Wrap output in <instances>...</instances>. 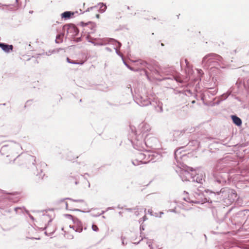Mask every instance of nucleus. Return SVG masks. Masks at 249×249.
<instances>
[{
    "mask_svg": "<svg viewBox=\"0 0 249 249\" xmlns=\"http://www.w3.org/2000/svg\"><path fill=\"white\" fill-rule=\"evenodd\" d=\"M231 118L233 121V115H231Z\"/></svg>",
    "mask_w": 249,
    "mask_h": 249,
    "instance_id": "17",
    "label": "nucleus"
},
{
    "mask_svg": "<svg viewBox=\"0 0 249 249\" xmlns=\"http://www.w3.org/2000/svg\"><path fill=\"white\" fill-rule=\"evenodd\" d=\"M30 102H30V101H27V102H26V105H25V107H26L27 106H28V105H29V104H30Z\"/></svg>",
    "mask_w": 249,
    "mask_h": 249,
    "instance_id": "16",
    "label": "nucleus"
},
{
    "mask_svg": "<svg viewBox=\"0 0 249 249\" xmlns=\"http://www.w3.org/2000/svg\"><path fill=\"white\" fill-rule=\"evenodd\" d=\"M147 63L143 60H140L136 61L134 63V66H137L138 68L136 69L133 67H129V69L133 71H138L139 70L144 69L145 68H148Z\"/></svg>",
    "mask_w": 249,
    "mask_h": 249,
    "instance_id": "3",
    "label": "nucleus"
},
{
    "mask_svg": "<svg viewBox=\"0 0 249 249\" xmlns=\"http://www.w3.org/2000/svg\"><path fill=\"white\" fill-rule=\"evenodd\" d=\"M96 17L98 18H99V15L98 14H97V15H96Z\"/></svg>",
    "mask_w": 249,
    "mask_h": 249,
    "instance_id": "19",
    "label": "nucleus"
},
{
    "mask_svg": "<svg viewBox=\"0 0 249 249\" xmlns=\"http://www.w3.org/2000/svg\"><path fill=\"white\" fill-rule=\"evenodd\" d=\"M80 25L84 28V30L88 34L92 33L95 27V23L92 22L85 23L82 21L80 22Z\"/></svg>",
    "mask_w": 249,
    "mask_h": 249,
    "instance_id": "2",
    "label": "nucleus"
},
{
    "mask_svg": "<svg viewBox=\"0 0 249 249\" xmlns=\"http://www.w3.org/2000/svg\"><path fill=\"white\" fill-rule=\"evenodd\" d=\"M75 202L76 203H83L84 202V201L83 200H76V201H75Z\"/></svg>",
    "mask_w": 249,
    "mask_h": 249,
    "instance_id": "15",
    "label": "nucleus"
},
{
    "mask_svg": "<svg viewBox=\"0 0 249 249\" xmlns=\"http://www.w3.org/2000/svg\"><path fill=\"white\" fill-rule=\"evenodd\" d=\"M150 160L149 154H146L143 153H138L135 155V159L133 160L134 165H138L140 163H146Z\"/></svg>",
    "mask_w": 249,
    "mask_h": 249,
    "instance_id": "1",
    "label": "nucleus"
},
{
    "mask_svg": "<svg viewBox=\"0 0 249 249\" xmlns=\"http://www.w3.org/2000/svg\"><path fill=\"white\" fill-rule=\"evenodd\" d=\"M0 47L5 52H9L10 51L13 50V47L12 45H7L4 43H0Z\"/></svg>",
    "mask_w": 249,
    "mask_h": 249,
    "instance_id": "6",
    "label": "nucleus"
},
{
    "mask_svg": "<svg viewBox=\"0 0 249 249\" xmlns=\"http://www.w3.org/2000/svg\"><path fill=\"white\" fill-rule=\"evenodd\" d=\"M221 57L215 54L208 55L204 57V60L210 63L216 62V60H220Z\"/></svg>",
    "mask_w": 249,
    "mask_h": 249,
    "instance_id": "4",
    "label": "nucleus"
},
{
    "mask_svg": "<svg viewBox=\"0 0 249 249\" xmlns=\"http://www.w3.org/2000/svg\"><path fill=\"white\" fill-rule=\"evenodd\" d=\"M72 13L71 12H65L62 14V17L65 18H69L71 17V16L73 15Z\"/></svg>",
    "mask_w": 249,
    "mask_h": 249,
    "instance_id": "9",
    "label": "nucleus"
},
{
    "mask_svg": "<svg viewBox=\"0 0 249 249\" xmlns=\"http://www.w3.org/2000/svg\"><path fill=\"white\" fill-rule=\"evenodd\" d=\"M67 60L68 62H69V63H72V64H83V63H82H82H77V62H74V61H72V60H71V59H70V58H67Z\"/></svg>",
    "mask_w": 249,
    "mask_h": 249,
    "instance_id": "11",
    "label": "nucleus"
},
{
    "mask_svg": "<svg viewBox=\"0 0 249 249\" xmlns=\"http://www.w3.org/2000/svg\"><path fill=\"white\" fill-rule=\"evenodd\" d=\"M68 30H69V31H71V30H76V29H75V28L74 27H73V26H71V27H70L68 28Z\"/></svg>",
    "mask_w": 249,
    "mask_h": 249,
    "instance_id": "13",
    "label": "nucleus"
},
{
    "mask_svg": "<svg viewBox=\"0 0 249 249\" xmlns=\"http://www.w3.org/2000/svg\"><path fill=\"white\" fill-rule=\"evenodd\" d=\"M60 37H61V36L60 35H58V36H57L56 39V41L58 43V42H60V41L58 40L60 38Z\"/></svg>",
    "mask_w": 249,
    "mask_h": 249,
    "instance_id": "14",
    "label": "nucleus"
},
{
    "mask_svg": "<svg viewBox=\"0 0 249 249\" xmlns=\"http://www.w3.org/2000/svg\"><path fill=\"white\" fill-rule=\"evenodd\" d=\"M235 203L238 206H242V204H243V200L242 199L238 198L237 199Z\"/></svg>",
    "mask_w": 249,
    "mask_h": 249,
    "instance_id": "10",
    "label": "nucleus"
},
{
    "mask_svg": "<svg viewBox=\"0 0 249 249\" xmlns=\"http://www.w3.org/2000/svg\"><path fill=\"white\" fill-rule=\"evenodd\" d=\"M242 124V122L241 119L236 116H234V124L237 126H240Z\"/></svg>",
    "mask_w": 249,
    "mask_h": 249,
    "instance_id": "7",
    "label": "nucleus"
},
{
    "mask_svg": "<svg viewBox=\"0 0 249 249\" xmlns=\"http://www.w3.org/2000/svg\"><path fill=\"white\" fill-rule=\"evenodd\" d=\"M92 229L95 231H99V228L97 226L94 224L92 225Z\"/></svg>",
    "mask_w": 249,
    "mask_h": 249,
    "instance_id": "12",
    "label": "nucleus"
},
{
    "mask_svg": "<svg viewBox=\"0 0 249 249\" xmlns=\"http://www.w3.org/2000/svg\"><path fill=\"white\" fill-rule=\"evenodd\" d=\"M68 180H69V183H70L71 184H77V183H78L77 179L76 178H75V177H72V176H70Z\"/></svg>",
    "mask_w": 249,
    "mask_h": 249,
    "instance_id": "8",
    "label": "nucleus"
},
{
    "mask_svg": "<svg viewBox=\"0 0 249 249\" xmlns=\"http://www.w3.org/2000/svg\"><path fill=\"white\" fill-rule=\"evenodd\" d=\"M6 147V146H3V147L2 148L1 150H2V149H5Z\"/></svg>",
    "mask_w": 249,
    "mask_h": 249,
    "instance_id": "18",
    "label": "nucleus"
},
{
    "mask_svg": "<svg viewBox=\"0 0 249 249\" xmlns=\"http://www.w3.org/2000/svg\"><path fill=\"white\" fill-rule=\"evenodd\" d=\"M73 230L75 231L81 232L83 231V226L81 222L77 221L75 222V225L72 226Z\"/></svg>",
    "mask_w": 249,
    "mask_h": 249,
    "instance_id": "5",
    "label": "nucleus"
}]
</instances>
